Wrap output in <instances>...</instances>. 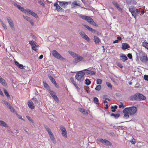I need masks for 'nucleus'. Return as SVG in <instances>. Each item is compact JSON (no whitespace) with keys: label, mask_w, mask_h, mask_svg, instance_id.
<instances>
[{"label":"nucleus","mask_w":148,"mask_h":148,"mask_svg":"<svg viewBox=\"0 0 148 148\" xmlns=\"http://www.w3.org/2000/svg\"><path fill=\"white\" fill-rule=\"evenodd\" d=\"M82 19L87 21L90 24L95 26H97L98 25L93 21V19L89 16L83 15L81 16Z\"/></svg>","instance_id":"4"},{"label":"nucleus","mask_w":148,"mask_h":148,"mask_svg":"<svg viewBox=\"0 0 148 148\" xmlns=\"http://www.w3.org/2000/svg\"><path fill=\"white\" fill-rule=\"evenodd\" d=\"M79 110L82 113L85 114L86 115H87L88 114V113L87 112L86 110L82 108H79Z\"/></svg>","instance_id":"21"},{"label":"nucleus","mask_w":148,"mask_h":148,"mask_svg":"<svg viewBox=\"0 0 148 148\" xmlns=\"http://www.w3.org/2000/svg\"><path fill=\"white\" fill-rule=\"evenodd\" d=\"M26 118L27 119L29 120L30 122H31L32 123H34V122H33V120L29 116H26Z\"/></svg>","instance_id":"48"},{"label":"nucleus","mask_w":148,"mask_h":148,"mask_svg":"<svg viewBox=\"0 0 148 148\" xmlns=\"http://www.w3.org/2000/svg\"><path fill=\"white\" fill-rule=\"evenodd\" d=\"M32 99L34 100V101L35 102V103H38V101L35 98L33 97Z\"/></svg>","instance_id":"61"},{"label":"nucleus","mask_w":148,"mask_h":148,"mask_svg":"<svg viewBox=\"0 0 148 148\" xmlns=\"http://www.w3.org/2000/svg\"><path fill=\"white\" fill-rule=\"evenodd\" d=\"M94 41L95 44H99L101 42L100 40L97 36H94Z\"/></svg>","instance_id":"22"},{"label":"nucleus","mask_w":148,"mask_h":148,"mask_svg":"<svg viewBox=\"0 0 148 148\" xmlns=\"http://www.w3.org/2000/svg\"><path fill=\"white\" fill-rule=\"evenodd\" d=\"M130 46L127 43H123L122 44L121 48L123 50H124L130 48Z\"/></svg>","instance_id":"18"},{"label":"nucleus","mask_w":148,"mask_h":148,"mask_svg":"<svg viewBox=\"0 0 148 148\" xmlns=\"http://www.w3.org/2000/svg\"><path fill=\"white\" fill-rule=\"evenodd\" d=\"M140 60L143 62H146L148 60V58L146 54L143 53H140Z\"/></svg>","instance_id":"6"},{"label":"nucleus","mask_w":148,"mask_h":148,"mask_svg":"<svg viewBox=\"0 0 148 148\" xmlns=\"http://www.w3.org/2000/svg\"><path fill=\"white\" fill-rule=\"evenodd\" d=\"M9 108L10 109L12 112H15V110L14 109L13 107H12V106Z\"/></svg>","instance_id":"56"},{"label":"nucleus","mask_w":148,"mask_h":148,"mask_svg":"<svg viewBox=\"0 0 148 148\" xmlns=\"http://www.w3.org/2000/svg\"><path fill=\"white\" fill-rule=\"evenodd\" d=\"M19 10H20L21 11L23 12L26 13H27L28 10L29 9H25L21 7L20 5L19 6V8H18Z\"/></svg>","instance_id":"27"},{"label":"nucleus","mask_w":148,"mask_h":148,"mask_svg":"<svg viewBox=\"0 0 148 148\" xmlns=\"http://www.w3.org/2000/svg\"><path fill=\"white\" fill-rule=\"evenodd\" d=\"M50 95L56 101H58L59 99L57 97L55 92L50 90L49 91Z\"/></svg>","instance_id":"15"},{"label":"nucleus","mask_w":148,"mask_h":148,"mask_svg":"<svg viewBox=\"0 0 148 148\" xmlns=\"http://www.w3.org/2000/svg\"><path fill=\"white\" fill-rule=\"evenodd\" d=\"M28 105L29 108L31 109L34 108L35 106L33 102L32 101H29L28 102Z\"/></svg>","instance_id":"19"},{"label":"nucleus","mask_w":148,"mask_h":148,"mask_svg":"<svg viewBox=\"0 0 148 148\" xmlns=\"http://www.w3.org/2000/svg\"><path fill=\"white\" fill-rule=\"evenodd\" d=\"M84 26L88 30H89V31H91V32L92 31V30L93 29H92V28L90 27H89V26H88V25H84Z\"/></svg>","instance_id":"38"},{"label":"nucleus","mask_w":148,"mask_h":148,"mask_svg":"<svg viewBox=\"0 0 148 148\" xmlns=\"http://www.w3.org/2000/svg\"><path fill=\"white\" fill-rule=\"evenodd\" d=\"M31 34L33 39H36V37L33 34L31 33Z\"/></svg>","instance_id":"62"},{"label":"nucleus","mask_w":148,"mask_h":148,"mask_svg":"<svg viewBox=\"0 0 148 148\" xmlns=\"http://www.w3.org/2000/svg\"><path fill=\"white\" fill-rule=\"evenodd\" d=\"M60 128L62 131L63 136L65 137H66L67 136V133L66 130L64 127L62 126H60Z\"/></svg>","instance_id":"16"},{"label":"nucleus","mask_w":148,"mask_h":148,"mask_svg":"<svg viewBox=\"0 0 148 148\" xmlns=\"http://www.w3.org/2000/svg\"><path fill=\"white\" fill-rule=\"evenodd\" d=\"M69 53L72 56L74 57H75L77 56V54L75 53L74 52L72 51H69Z\"/></svg>","instance_id":"32"},{"label":"nucleus","mask_w":148,"mask_h":148,"mask_svg":"<svg viewBox=\"0 0 148 148\" xmlns=\"http://www.w3.org/2000/svg\"><path fill=\"white\" fill-rule=\"evenodd\" d=\"M74 60V62L76 63L79 62L81 61H85V60L84 58L78 54H77Z\"/></svg>","instance_id":"12"},{"label":"nucleus","mask_w":148,"mask_h":148,"mask_svg":"<svg viewBox=\"0 0 148 148\" xmlns=\"http://www.w3.org/2000/svg\"><path fill=\"white\" fill-rule=\"evenodd\" d=\"M3 101L4 103L5 104V105H6L8 108H10V107H11L12 106L7 101H6L5 100H3Z\"/></svg>","instance_id":"34"},{"label":"nucleus","mask_w":148,"mask_h":148,"mask_svg":"<svg viewBox=\"0 0 148 148\" xmlns=\"http://www.w3.org/2000/svg\"><path fill=\"white\" fill-rule=\"evenodd\" d=\"M4 92L5 95L7 96L8 98H9L10 97V95L8 91L4 89Z\"/></svg>","instance_id":"39"},{"label":"nucleus","mask_w":148,"mask_h":148,"mask_svg":"<svg viewBox=\"0 0 148 148\" xmlns=\"http://www.w3.org/2000/svg\"><path fill=\"white\" fill-rule=\"evenodd\" d=\"M102 80L100 79H97V80L96 83L99 85L101 84Z\"/></svg>","instance_id":"41"},{"label":"nucleus","mask_w":148,"mask_h":148,"mask_svg":"<svg viewBox=\"0 0 148 148\" xmlns=\"http://www.w3.org/2000/svg\"><path fill=\"white\" fill-rule=\"evenodd\" d=\"M112 3L116 8L119 5V4L116 2L115 1H113Z\"/></svg>","instance_id":"51"},{"label":"nucleus","mask_w":148,"mask_h":148,"mask_svg":"<svg viewBox=\"0 0 148 148\" xmlns=\"http://www.w3.org/2000/svg\"><path fill=\"white\" fill-rule=\"evenodd\" d=\"M82 71L83 72L86 71V73L87 75H90V72H91L90 71L88 70L87 69L83 70H82Z\"/></svg>","instance_id":"37"},{"label":"nucleus","mask_w":148,"mask_h":148,"mask_svg":"<svg viewBox=\"0 0 148 148\" xmlns=\"http://www.w3.org/2000/svg\"><path fill=\"white\" fill-rule=\"evenodd\" d=\"M23 17H24V18H25V19L27 21L29 22L31 21V20L32 19H31L30 17H29L27 16H23Z\"/></svg>","instance_id":"44"},{"label":"nucleus","mask_w":148,"mask_h":148,"mask_svg":"<svg viewBox=\"0 0 148 148\" xmlns=\"http://www.w3.org/2000/svg\"><path fill=\"white\" fill-rule=\"evenodd\" d=\"M106 84L112 90V87L111 84L109 82H106Z\"/></svg>","instance_id":"49"},{"label":"nucleus","mask_w":148,"mask_h":148,"mask_svg":"<svg viewBox=\"0 0 148 148\" xmlns=\"http://www.w3.org/2000/svg\"><path fill=\"white\" fill-rule=\"evenodd\" d=\"M98 140L99 142L103 143L104 145L107 146L111 147L112 145L111 143L108 140L106 139H103L102 138H100L98 139Z\"/></svg>","instance_id":"7"},{"label":"nucleus","mask_w":148,"mask_h":148,"mask_svg":"<svg viewBox=\"0 0 148 148\" xmlns=\"http://www.w3.org/2000/svg\"><path fill=\"white\" fill-rule=\"evenodd\" d=\"M91 32L98 35H99L101 34V33L100 32L97 31L96 30L94 29H93L92 31Z\"/></svg>","instance_id":"36"},{"label":"nucleus","mask_w":148,"mask_h":148,"mask_svg":"<svg viewBox=\"0 0 148 148\" xmlns=\"http://www.w3.org/2000/svg\"><path fill=\"white\" fill-rule=\"evenodd\" d=\"M93 102L94 103L97 105H99V100L96 97H94L93 98Z\"/></svg>","instance_id":"33"},{"label":"nucleus","mask_w":148,"mask_h":148,"mask_svg":"<svg viewBox=\"0 0 148 148\" xmlns=\"http://www.w3.org/2000/svg\"><path fill=\"white\" fill-rule=\"evenodd\" d=\"M101 88V86L100 85H99L97 86L95 88V89L96 90L99 91L100 90Z\"/></svg>","instance_id":"46"},{"label":"nucleus","mask_w":148,"mask_h":148,"mask_svg":"<svg viewBox=\"0 0 148 148\" xmlns=\"http://www.w3.org/2000/svg\"><path fill=\"white\" fill-rule=\"evenodd\" d=\"M80 1H75L72 2L71 4V8H76L77 6H80Z\"/></svg>","instance_id":"13"},{"label":"nucleus","mask_w":148,"mask_h":148,"mask_svg":"<svg viewBox=\"0 0 148 148\" xmlns=\"http://www.w3.org/2000/svg\"><path fill=\"white\" fill-rule=\"evenodd\" d=\"M85 82V84L87 85H89L91 83V82L88 79H86Z\"/></svg>","instance_id":"43"},{"label":"nucleus","mask_w":148,"mask_h":148,"mask_svg":"<svg viewBox=\"0 0 148 148\" xmlns=\"http://www.w3.org/2000/svg\"><path fill=\"white\" fill-rule=\"evenodd\" d=\"M135 12L136 14V16L138 14H139L140 13V11L139 10L137 9H136V8L135 10Z\"/></svg>","instance_id":"60"},{"label":"nucleus","mask_w":148,"mask_h":148,"mask_svg":"<svg viewBox=\"0 0 148 148\" xmlns=\"http://www.w3.org/2000/svg\"><path fill=\"white\" fill-rule=\"evenodd\" d=\"M54 5L56 8V9L58 12H63L64 10L61 8L60 6L58 4L57 2L55 3L54 4Z\"/></svg>","instance_id":"17"},{"label":"nucleus","mask_w":148,"mask_h":148,"mask_svg":"<svg viewBox=\"0 0 148 148\" xmlns=\"http://www.w3.org/2000/svg\"><path fill=\"white\" fill-rule=\"evenodd\" d=\"M6 19L11 29L13 30L14 29V27L13 21L10 17H6Z\"/></svg>","instance_id":"14"},{"label":"nucleus","mask_w":148,"mask_h":148,"mask_svg":"<svg viewBox=\"0 0 148 148\" xmlns=\"http://www.w3.org/2000/svg\"><path fill=\"white\" fill-rule=\"evenodd\" d=\"M0 83L3 86H6V84L5 80L0 76Z\"/></svg>","instance_id":"26"},{"label":"nucleus","mask_w":148,"mask_h":148,"mask_svg":"<svg viewBox=\"0 0 148 148\" xmlns=\"http://www.w3.org/2000/svg\"><path fill=\"white\" fill-rule=\"evenodd\" d=\"M29 43L32 45V48L33 50L36 51L37 49H36V47H38V45H37V43L34 41H29Z\"/></svg>","instance_id":"8"},{"label":"nucleus","mask_w":148,"mask_h":148,"mask_svg":"<svg viewBox=\"0 0 148 148\" xmlns=\"http://www.w3.org/2000/svg\"><path fill=\"white\" fill-rule=\"evenodd\" d=\"M52 54L53 56L57 59L61 60H64L65 59L56 50H53Z\"/></svg>","instance_id":"5"},{"label":"nucleus","mask_w":148,"mask_h":148,"mask_svg":"<svg viewBox=\"0 0 148 148\" xmlns=\"http://www.w3.org/2000/svg\"><path fill=\"white\" fill-rule=\"evenodd\" d=\"M137 111L136 107L133 106L125 108L123 111V113H127L130 115H133L135 114Z\"/></svg>","instance_id":"1"},{"label":"nucleus","mask_w":148,"mask_h":148,"mask_svg":"<svg viewBox=\"0 0 148 148\" xmlns=\"http://www.w3.org/2000/svg\"><path fill=\"white\" fill-rule=\"evenodd\" d=\"M127 56L128 58L130 59H131L132 58V56L131 54V53H128L127 55Z\"/></svg>","instance_id":"52"},{"label":"nucleus","mask_w":148,"mask_h":148,"mask_svg":"<svg viewBox=\"0 0 148 148\" xmlns=\"http://www.w3.org/2000/svg\"><path fill=\"white\" fill-rule=\"evenodd\" d=\"M58 2L59 3V5L61 6L62 7L65 8H66V6L68 4L71 3V2H67L66 1H57V2Z\"/></svg>","instance_id":"11"},{"label":"nucleus","mask_w":148,"mask_h":148,"mask_svg":"<svg viewBox=\"0 0 148 148\" xmlns=\"http://www.w3.org/2000/svg\"><path fill=\"white\" fill-rule=\"evenodd\" d=\"M43 83L44 87L48 91L51 90L50 87L49 86L48 84L46 83V82L44 81L43 82Z\"/></svg>","instance_id":"24"},{"label":"nucleus","mask_w":148,"mask_h":148,"mask_svg":"<svg viewBox=\"0 0 148 148\" xmlns=\"http://www.w3.org/2000/svg\"><path fill=\"white\" fill-rule=\"evenodd\" d=\"M70 80L74 85L76 84V82L75 81L73 77H71L70 78Z\"/></svg>","instance_id":"45"},{"label":"nucleus","mask_w":148,"mask_h":148,"mask_svg":"<svg viewBox=\"0 0 148 148\" xmlns=\"http://www.w3.org/2000/svg\"><path fill=\"white\" fill-rule=\"evenodd\" d=\"M49 137L51 141L53 143H56L55 139L52 133L49 134Z\"/></svg>","instance_id":"28"},{"label":"nucleus","mask_w":148,"mask_h":148,"mask_svg":"<svg viewBox=\"0 0 148 148\" xmlns=\"http://www.w3.org/2000/svg\"><path fill=\"white\" fill-rule=\"evenodd\" d=\"M116 8L120 12H122V8L120 7V6L119 5L117 7H116Z\"/></svg>","instance_id":"55"},{"label":"nucleus","mask_w":148,"mask_h":148,"mask_svg":"<svg viewBox=\"0 0 148 148\" xmlns=\"http://www.w3.org/2000/svg\"><path fill=\"white\" fill-rule=\"evenodd\" d=\"M85 73L80 71L78 72L75 75V78L79 82L82 81L84 79Z\"/></svg>","instance_id":"3"},{"label":"nucleus","mask_w":148,"mask_h":148,"mask_svg":"<svg viewBox=\"0 0 148 148\" xmlns=\"http://www.w3.org/2000/svg\"><path fill=\"white\" fill-rule=\"evenodd\" d=\"M123 116V118L124 119H127L129 117V114H128L127 113H125Z\"/></svg>","instance_id":"42"},{"label":"nucleus","mask_w":148,"mask_h":148,"mask_svg":"<svg viewBox=\"0 0 148 148\" xmlns=\"http://www.w3.org/2000/svg\"><path fill=\"white\" fill-rule=\"evenodd\" d=\"M27 13H29L31 15L34 17L36 18H38V16L36 13L29 9L28 10Z\"/></svg>","instance_id":"20"},{"label":"nucleus","mask_w":148,"mask_h":148,"mask_svg":"<svg viewBox=\"0 0 148 148\" xmlns=\"http://www.w3.org/2000/svg\"><path fill=\"white\" fill-rule=\"evenodd\" d=\"M48 77L52 83L53 84V83H55L56 82L55 80L53 78L52 76H51L50 75H48Z\"/></svg>","instance_id":"30"},{"label":"nucleus","mask_w":148,"mask_h":148,"mask_svg":"<svg viewBox=\"0 0 148 148\" xmlns=\"http://www.w3.org/2000/svg\"><path fill=\"white\" fill-rule=\"evenodd\" d=\"M107 95H103V99H105L106 100H107L108 101H110V99H109L108 98H107Z\"/></svg>","instance_id":"50"},{"label":"nucleus","mask_w":148,"mask_h":148,"mask_svg":"<svg viewBox=\"0 0 148 148\" xmlns=\"http://www.w3.org/2000/svg\"><path fill=\"white\" fill-rule=\"evenodd\" d=\"M120 59L122 60L123 62H125V61L127 60L128 59L127 57L125 55H123L120 56Z\"/></svg>","instance_id":"23"},{"label":"nucleus","mask_w":148,"mask_h":148,"mask_svg":"<svg viewBox=\"0 0 148 148\" xmlns=\"http://www.w3.org/2000/svg\"><path fill=\"white\" fill-rule=\"evenodd\" d=\"M132 100H138L139 101L144 100L146 99L145 97L139 93H137L132 97Z\"/></svg>","instance_id":"2"},{"label":"nucleus","mask_w":148,"mask_h":148,"mask_svg":"<svg viewBox=\"0 0 148 148\" xmlns=\"http://www.w3.org/2000/svg\"><path fill=\"white\" fill-rule=\"evenodd\" d=\"M111 116H113L114 117L115 119H117L120 116V114L119 113L116 114L114 113H112L110 115Z\"/></svg>","instance_id":"31"},{"label":"nucleus","mask_w":148,"mask_h":148,"mask_svg":"<svg viewBox=\"0 0 148 148\" xmlns=\"http://www.w3.org/2000/svg\"><path fill=\"white\" fill-rule=\"evenodd\" d=\"M117 65L119 67H120L121 68H122L123 67L122 65L119 62L117 63Z\"/></svg>","instance_id":"53"},{"label":"nucleus","mask_w":148,"mask_h":148,"mask_svg":"<svg viewBox=\"0 0 148 148\" xmlns=\"http://www.w3.org/2000/svg\"><path fill=\"white\" fill-rule=\"evenodd\" d=\"M0 125L3 127H8V125L4 121L0 120Z\"/></svg>","instance_id":"25"},{"label":"nucleus","mask_w":148,"mask_h":148,"mask_svg":"<svg viewBox=\"0 0 148 148\" xmlns=\"http://www.w3.org/2000/svg\"><path fill=\"white\" fill-rule=\"evenodd\" d=\"M45 127L46 130L48 132L49 134L52 133L51 132V130L47 126H45Z\"/></svg>","instance_id":"35"},{"label":"nucleus","mask_w":148,"mask_h":148,"mask_svg":"<svg viewBox=\"0 0 148 148\" xmlns=\"http://www.w3.org/2000/svg\"><path fill=\"white\" fill-rule=\"evenodd\" d=\"M144 79L145 80L148 81V75H144Z\"/></svg>","instance_id":"57"},{"label":"nucleus","mask_w":148,"mask_h":148,"mask_svg":"<svg viewBox=\"0 0 148 148\" xmlns=\"http://www.w3.org/2000/svg\"><path fill=\"white\" fill-rule=\"evenodd\" d=\"M129 10L131 12L132 16H134L135 18H136V14L135 12L136 8L134 6H130L129 8Z\"/></svg>","instance_id":"10"},{"label":"nucleus","mask_w":148,"mask_h":148,"mask_svg":"<svg viewBox=\"0 0 148 148\" xmlns=\"http://www.w3.org/2000/svg\"><path fill=\"white\" fill-rule=\"evenodd\" d=\"M18 117L19 119H21V120H23L24 121H25V120L22 118V117L21 115H19L18 116Z\"/></svg>","instance_id":"64"},{"label":"nucleus","mask_w":148,"mask_h":148,"mask_svg":"<svg viewBox=\"0 0 148 148\" xmlns=\"http://www.w3.org/2000/svg\"><path fill=\"white\" fill-rule=\"evenodd\" d=\"M0 22H1V24L2 26L4 27V28L5 29H7V27L5 24V23H4L2 21H1Z\"/></svg>","instance_id":"47"},{"label":"nucleus","mask_w":148,"mask_h":148,"mask_svg":"<svg viewBox=\"0 0 148 148\" xmlns=\"http://www.w3.org/2000/svg\"><path fill=\"white\" fill-rule=\"evenodd\" d=\"M143 46L147 48L148 47V43L146 42H144L143 43Z\"/></svg>","instance_id":"40"},{"label":"nucleus","mask_w":148,"mask_h":148,"mask_svg":"<svg viewBox=\"0 0 148 148\" xmlns=\"http://www.w3.org/2000/svg\"><path fill=\"white\" fill-rule=\"evenodd\" d=\"M13 4L14 6L18 8H19V6L20 5H18L16 3L14 2L13 3Z\"/></svg>","instance_id":"58"},{"label":"nucleus","mask_w":148,"mask_h":148,"mask_svg":"<svg viewBox=\"0 0 148 148\" xmlns=\"http://www.w3.org/2000/svg\"><path fill=\"white\" fill-rule=\"evenodd\" d=\"M15 64L19 68L23 69V66L22 64H20L17 61L15 62Z\"/></svg>","instance_id":"29"},{"label":"nucleus","mask_w":148,"mask_h":148,"mask_svg":"<svg viewBox=\"0 0 148 148\" xmlns=\"http://www.w3.org/2000/svg\"><path fill=\"white\" fill-rule=\"evenodd\" d=\"M38 2L41 5H42L44 7L45 6V4L43 3V2L42 1H38Z\"/></svg>","instance_id":"54"},{"label":"nucleus","mask_w":148,"mask_h":148,"mask_svg":"<svg viewBox=\"0 0 148 148\" xmlns=\"http://www.w3.org/2000/svg\"><path fill=\"white\" fill-rule=\"evenodd\" d=\"M133 139L132 140V141H131L130 142H131V143L132 144H134L135 143V140L134 139L133 137H132Z\"/></svg>","instance_id":"59"},{"label":"nucleus","mask_w":148,"mask_h":148,"mask_svg":"<svg viewBox=\"0 0 148 148\" xmlns=\"http://www.w3.org/2000/svg\"><path fill=\"white\" fill-rule=\"evenodd\" d=\"M79 34L81 36L87 41H89L90 38L83 31L81 30H79L78 32Z\"/></svg>","instance_id":"9"},{"label":"nucleus","mask_w":148,"mask_h":148,"mask_svg":"<svg viewBox=\"0 0 148 148\" xmlns=\"http://www.w3.org/2000/svg\"><path fill=\"white\" fill-rule=\"evenodd\" d=\"M91 72H90V75H94L95 74V72L93 71H90Z\"/></svg>","instance_id":"63"}]
</instances>
